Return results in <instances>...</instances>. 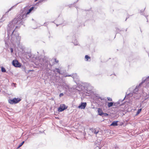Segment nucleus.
<instances>
[{"instance_id":"4c0bfd02","label":"nucleus","mask_w":149,"mask_h":149,"mask_svg":"<svg viewBox=\"0 0 149 149\" xmlns=\"http://www.w3.org/2000/svg\"><path fill=\"white\" fill-rule=\"evenodd\" d=\"M97 149H100V148L99 147H98L97 148H96V149H97Z\"/></svg>"},{"instance_id":"f8f14e48","label":"nucleus","mask_w":149,"mask_h":149,"mask_svg":"<svg viewBox=\"0 0 149 149\" xmlns=\"http://www.w3.org/2000/svg\"><path fill=\"white\" fill-rule=\"evenodd\" d=\"M145 81H146V86H144L145 88H148L149 87V76L147 77L145 79Z\"/></svg>"},{"instance_id":"f257e3e1","label":"nucleus","mask_w":149,"mask_h":149,"mask_svg":"<svg viewBox=\"0 0 149 149\" xmlns=\"http://www.w3.org/2000/svg\"><path fill=\"white\" fill-rule=\"evenodd\" d=\"M26 56L27 59L31 58L32 62L37 66H42L45 68H47L48 65L51 67L52 65L49 62V60L47 57H45L44 58H41L40 56H38L33 55L31 52L26 53Z\"/></svg>"},{"instance_id":"f704fd0d","label":"nucleus","mask_w":149,"mask_h":149,"mask_svg":"<svg viewBox=\"0 0 149 149\" xmlns=\"http://www.w3.org/2000/svg\"><path fill=\"white\" fill-rule=\"evenodd\" d=\"M115 149H119V148L118 147H116L115 148Z\"/></svg>"},{"instance_id":"dca6fc26","label":"nucleus","mask_w":149,"mask_h":149,"mask_svg":"<svg viewBox=\"0 0 149 149\" xmlns=\"http://www.w3.org/2000/svg\"><path fill=\"white\" fill-rule=\"evenodd\" d=\"M98 114L102 116L103 113L102 109L99 108L98 109Z\"/></svg>"},{"instance_id":"2eb2a0df","label":"nucleus","mask_w":149,"mask_h":149,"mask_svg":"<svg viewBox=\"0 0 149 149\" xmlns=\"http://www.w3.org/2000/svg\"><path fill=\"white\" fill-rule=\"evenodd\" d=\"M90 130L94 133L95 134H97L99 132L98 130H96L95 129L93 128H92L90 129Z\"/></svg>"},{"instance_id":"cd10ccee","label":"nucleus","mask_w":149,"mask_h":149,"mask_svg":"<svg viewBox=\"0 0 149 149\" xmlns=\"http://www.w3.org/2000/svg\"><path fill=\"white\" fill-rule=\"evenodd\" d=\"M55 62L56 63H58L59 61L58 60H57L56 58H54Z\"/></svg>"},{"instance_id":"9b49d317","label":"nucleus","mask_w":149,"mask_h":149,"mask_svg":"<svg viewBox=\"0 0 149 149\" xmlns=\"http://www.w3.org/2000/svg\"><path fill=\"white\" fill-rule=\"evenodd\" d=\"M86 106V102H82L81 103V104L78 107L79 109H84Z\"/></svg>"},{"instance_id":"c756f323","label":"nucleus","mask_w":149,"mask_h":149,"mask_svg":"<svg viewBox=\"0 0 149 149\" xmlns=\"http://www.w3.org/2000/svg\"><path fill=\"white\" fill-rule=\"evenodd\" d=\"M63 93H61L60 94H59V97H61L62 96H63Z\"/></svg>"},{"instance_id":"a19ab883","label":"nucleus","mask_w":149,"mask_h":149,"mask_svg":"<svg viewBox=\"0 0 149 149\" xmlns=\"http://www.w3.org/2000/svg\"><path fill=\"white\" fill-rule=\"evenodd\" d=\"M78 1V0H77L76 1V2L75 3H77V1Z\"/></svg>"},{"instance_id":"473e14b6","label":"nucleus","mask_w":149,"mask_h":149,"mask_svg":"<svg viewBox=\"0 0 149 149\" xmlns=\"http://www.w3.org/2000/svg\"><path fill=\"white\" fill-rule=\"evenodd\" d=\"M62 24V23H59V24H56V26H58L59 25H60V24Z\"/></svg>"},{"instance_id":"37998d69","label":"nucleus","mask_w":149,"mask_h":149,"mask_svg":"<svg viewBox=\"0 0 149 149\" xmlns=\"http://www.w3.org/2000/svg\"><path fill=\"white\" fill-rule=\"evenodd\" d=\"M31 71V70H29V71H28V72H30V71Z\"/></svg>"},{"instance_id":"9d476101","label":"nucleus","mask_w":149,"mask_h":149,"mask_svg":"<svg viewBox=\"0 0 149 149\" xmlns=\"http://www.w3.org/2000/svg\"><path fill=\"white\" fill-rule=\"evenodd\" d=\"M71 77L73 78L74 80L78 81L79 80V77L76 73L71 74Z\"/></svg>"},{"instance_id":"20e7f679","label":"nucleus","mask_w":149,"mask_h":149,"mask_svg":"<svg viewBox=\"0 0 149 149\" xmlns=\"http://www.w3.org/2000/svg\"><path fill=\"white\" fill-rule=\"evenodd\" d=\"M10 34L11 39L10 40L9 39V43H10V41L14 45H19L20 43L21 38L19 36L18 33L17 32L13 33V32H12Z\"/></svg>"},{"instance_id":"c9c22d12","label":"nucleus","mask_w":149,"mask_h":149,"mask_svg":"<svg viewBox=\"0 0 149 149\" xmlns=\"http://www.w3.org/2000/svg\"><path fill=\"white\" fill-rule=\"evenodd\" d=\"M116 103H117V104H119V102H118Z\"/></svg>"},{"instance_id":"4468645a","label":"nucleus","mask_w":149,"mask_h":149,"mask_svg":"<svg viewBox=\"0 0 149 149\" xmlns=\"http://www.w3.org/2000/svg\"><path fill=\"white\" fill-rule=\"evenodd\" d=\"M118 121H113L112 123L111 124V126H117L118 125L117 122H118Z\"/></svg>"},{"instance_id":"b1692460","label":"nucleus","mask_w":149,"mask_h":149,"mask_svg":"<svg viewBox=\"0 0 149 149\" xmlns=\"http://www.w3.org/2000/svg\"><path fill=\"white\" fill-rule=\"evenodd\" d=\"M64 76L65 77H71V74H67L64 75Z\"/></svg>"},{"instance_id":"393cba45","label":"nucleus","mask_w":149,"mask_h":149,"mask_svg":"<svg viewBox=\"0 0 149 149\" xmlns=\"http://www.w3.org/2000/svg\"><path fill=\"white\" fill-rule=\"evenodd\" d=\"M116 31L117 33H119L120 31L118 28H116Z\"/></svg>"},{"instance_id":"6e6552de","label":"nucleus","mask_w":149,"mask_h":149,"mask_svg":"<svg viewBox=\"0 0 149 149\" xmlns=\"http://www.w3.org/2000/svg\"><path fill=\"white\" fill-rule=\"evenodd\" d=\"M68 106L65 105L64 104H61L60 107L58 109V111L59 112H61L63 111L64 110L67 109Z\"/></svg>"},{"instance_id":"5701e85b","label":"nucleus","mask_w":149,"mask_h":149,"mask_svg":"<svg viewBox=\"0 0 149 149\" xmlns=\"http://www.w3.org/2000/svg\"><path fill=\"white\" fill-rule=\"evenodd\" d=\"M85 58H86V61H87L88 60V58L90 59V57L88 55H86L85 56Z\"/></svg>"},{"instance_id":"aec40b11","label":"nucleus","mask_w":149,"mask_h":149,"mask_svg":"<svg viewBox=\"0 0 149 149\" xmlns=\"http://www.w3.org/2000/svg\"><path fill=\"white\" fill-rule=\"evenodd\" d=\"M24 141H23L17 147V148H20L21 146H22V145L24 144Z\"/></svg>"},{"instance_id":"f3484780","label":"nucleus","mask_w":149,"mask_h":149,"mask_svg":"<svg viewBox=\"0 0 149 149\" xmlns=\"http://www.w3.org/2000/svg\"><path fill=\"white\" fill-rule=\"evenodd\" d=\"M93 97L95 98H96L97 99H100L101 100L102 99H101V97L99 95L96 94V93H93Z\"/></svg>"},{"instance_id":"58836bf2","label":"nucleus","mask_w":149,"mask_h":149,"mask_svg":"<svg viewBox=\"0 0 149 149\" xmlns=\"http://www.w3.org/2000/svg\"><path fill=\"white\" fill-rule=\"evenodd\" d=\"M129 17H127L126 18V19H125V21H126L127 20V18H128Z\"/></svg>"},{"instance_id":"79ce46f5","label":"nucleus","mask_w":149,"mask_h":149,"mask_svg":"<svg viewBox=\"0 0 149 149\" xmlns=\"http://www.w3.org/2000/svg\"><path fill=\"white\" fill-rule=\"evenodd\" d=\"M145 17H146L148 16H146V15H145Z\"/></svg>"},{"instance_id":"72a5a7b5","label":"nucleus","mask_w":149,"mask_h":149,"mask_svg":"<svg viewBox=\"0 0 149 149\" xmlns=\"http://www.w3.org/2000/svg\"><path fill=\"white\" fill-rule=\"evenodd\" d=\"M143 12H141V15H143Z\"/></svg>"},{"instance_id":"7ed1b4c3","label":"nucleus","mask_w":149,"mask_h":149,"mask_svg":"<svg viewBox=\"0 0 149 149\" xmlns=\"http://www.w3.org/2000/svg\"><path fill=\"white\" fill-rule=\"evenodd\" d=\"M146 84V81H145V79L143 80L141 83L139 84V85L138 86H136V88L133 90V93H130L125 96V97L124 99L123 100V101L126 97V96H129V97H131L134 96V97L136 99H139L140 97V94L138 93V91L139 90V87L142 84H143V86H144V84ZM145 85V86H146Z\"/></svg>"},{"instance_id":"49530a36","label":"nucleus","mask_w":149,"mask_h":149,"mask_svg":"<svg viewBox=\"0 0 149 149\" xmlns=\"http://www.w3.org/2000/svg\"><path fill=\"white\" fill-rule=\"evenodd\" d=\"M127 29L125 30L126 31H127Z\"/></svg>"},{"instance_id":"39448f33","label":"nucleus","mask_w":149,"mask_h":149,"mask_svg":"<svg viewBox=\"0 0 149 149\" xmlns=\"http://www.w3.org/2000/svg\"><path fill=\"white\" fill-rule=\"evenodd\" d=\"M34 8V7L32 6L29 9L28 11L26 10L27 8L26 7L22 9L20 14L19 15L20 18L21 17L22 20L24 21L27 18V15L33 10Z\"/></svg>"},{"instance_id":"c03bdc74","label":"nucleus","mask_w":149,"mask_h":149,"mask_svg":"<svg viewBox=\"0 0 149 149\" xmlns=\"http://www.w3.org/2000/svg\"><path fill=\"white\" fill-rule=\"evenodd\" d=\"M37 0H35V1H37Z\"/></svg>"},{"instance_id":"a878e982","label":"nucleus","mask_w":149,"mask_h":149,"mask_svg":"<svg viewBox=\"0 0 149 149\" xmlns=\"http://www.w3.org/2000/svg\"><path fill=\"white\" fill-rule=\"evenodd\" d=\"M107 99L109 101H111L112 100V98L110 97H108Z\"/></svg>"},{"instance_id":"423d86ee","label":"nucleus","mask_w":149,"mask_h":149,"mask_svg":"<svg viewBox=\"0 0 149 149\" xmlns=\"http://www.w3.org/2000/svg\"><path fill=\"white\" fill-rule=\"evenodd\" d=\"M21 100L20 98H15L13 99H9L8 100V102L11 104H16L18 103Z\"/></svg>"},{"instance_id":"ddd939ff","label":"nucleus","mask_w":149,"mask_h":149,"mask_svg":"<svg viewBox=\"0 0 149 149\" xmlns=\"http://www.w3.org/2000/svg\"><path fill=\"white\" fill-rule=\"evenodd\" d=\"M143 98L145 100L148 99L149 98V92L148 93H143Z\"/></svg>"},{"instance_id":"7c9ffc66","label":"nucleus","mask_w":149,"mask_h":149,"mask_svg":"<svg viewBox=\"0 0 149 149\" xmlns=\"http://www.w3.org/2000/svg\"><path fill=\"white\" fill-rule=\"evenodd\" d=\"M10 52L11 53H13V49L12 48H10Z\"/></svg>"},{"instance_id":"0eeeda50","label":"nucleus","mask_w":149,"mask_h":149,"mask_svg":"<svg viewBox=\"0 0 149 149\" xmlns=\"http://www.w3.org/2000/svg\"><path fill=\"white\" fill-rule=\"evenodd\" d=\"M62 67H59L58 68H55L54 70H53V72L55 74L58 73L60 74H63L64 73V72L62 70Z\"/></svg>"},{"instance_id":"e433bc0d","label":"nucleus","mask_w":149,"mask_h":149,"mask_svg":"<svg viewBox=\"0 0 149 149\" xmlns=\"http://www.w3.org/2000/svg\"><path fill=\"white\" fill-rule=\"evenodd\" d=\"M17 4H15V5H14V6H16L17 5Z\"/></svg>"},{"instance_id":"ea45409f","label":"nucleus","mask_w":149,"mask_h":149,"mask_svg":"<svg viewBox=\"0 0 149 149\" xmlns=\"http://www.w3.org/2000/svg\"><path fill=\"white\" fill-rule=\"evenodd\" d=\"M141 104H140V107H141Z\"/></svg>"},{"instance_id":"a18cd8bd","label":"nucleus","mask_w":149,"mask_h":149,"mask_svg":"<svg viewBox=\"0 0 149 149\" xmlns=\"http://www.w3.org/2000/svg\"><path fill=\"white\" fill-rule=\"evenodd\" d=\"M61 20H62V21L63 20V19H62V18H61Z\"/></svg>"},{"instance_id":"412c9836","label":"nucleus","mask_w":149,"mask_h":149,"mask_svg":"<svg viewBox=\"0 0 149 149\" xmlns=\"http://www.w3.org/2000/svg\"><path fill=\"white\" fill-rule=\"evenodd\" d=\"M108 115H109V114L108 113H103V114L102 116V117H104L107 116Z\"/></svg>"},{"instance_id":"6ab92c4d","label":"nucleus","mask_w":149,"mask_h":149,"mask_svg":"<svg viewBox=\"0 0 149 149\" xmlns=\"http://www.w3.org/2000/svg\"><path fill=\"white\" fill-rule=\"evenodd\" d=\"M141 110H142V108L139 109L137 111L136 115H138L140 113V112L141 111Z\"/></svg>"},{"instance_id":"a211bd4d","label":"nucleus","mask_w":149,"mask_h":149,"mask_svg":"<svg viewBox=\"0 0 149 149\" xmlns=\"http://www.w3.org/2000/svg\"><path fill=\"white\" fill-rule=\"evenodd\" d=\"M113 102H109L108 103V107H110L113 106Z\"/></svg>"},{"instance_id":"bb28decb","label":"nucleus","mask_w":149,"mask_h":149,"mask_svg":"<svg viewBox=\"0 0 149 149\" xmlns=\"http://www.w3.org/2000/svg\"><path fill=\"white\" fill-rule=\"evenodd\" d=\"M47 24H47V22H45L44 23L43 25L45 26H47Z\"/></svg>"},{"instance_id":"f03ea898","label":"nucleus","mask_w":149,"mask_h":149,"mask_svg":"<svg viewBox=\"0 0 149 149\" xmlns=\"http://www.w3.org/2000/svg\"><path fill=\"white\" fill-rule=\"evenodd\" d=\"M21 17L20 18L19 15H18L17 17H15L12 22H10L8 25L7 27V36L5 40V42L6 44H8L9 42V38H10V34L12 32L13 33L16 29L20 26L23 24V21Z\"/></svg>"},{"instance_id":"4be33fe9","label":"nucleus","mask_w":149,"mask_h":149,"mask_svg":"<svg viewBox=\"0 0 149 149\" xmlns=\"http://www.w3.org/2000/svg\"><path fill=\"white\" fill-rule=\"evenodd\" d=\"M1 72H5L6 71L5 68L3 67H1Z\"/></svg>"},{"instance_id":"1a4fd4ad","label":"nucleus","mask_w":149,"mask_h":149,"mask_svg":"<svg viewBox=\"0 0 149 149\" xmlns=\"http://www.w3.org/2000/svg\"><path fill=\"white\" fill-rule=\"evenodd\" d=\"M12 65L15 67L19 68L21 66V64L17 60H14L13 61Z\"/></svg>"},{"instance_id":"2f4dec72","label":"nucleus","mask_w":149,"mask_h":149,"mask_svg":"<svg viewBox=\"0 0 149 149\" xmlns=\"http://www.w3.org/2000/svg\"><path fill=\"white\" fill-rule=\"evenodd\" d=\"M13 7H11L10 8L8 11H7V12H8L10 11L13 8Z\"/></svg>"},{"instance_id":"c85d7f7f","label":"nucleus","mask_w":149,"mask_h":149,"mask_svg":"<svg viewBox=\"0 0 149 149\" xmlns=\"http://www.w3.org/2000/svg\"><path fill=\"white\" fill-rule=\"evenodd\" d=\"M74 45H78V42H75V43L74 42Z\"/></svg>"}]
</instances>
